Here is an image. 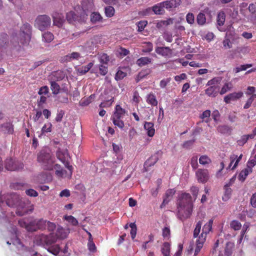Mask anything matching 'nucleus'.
Returning a JSON list of instances; mask_svg holds the SVG:
<instances>
[{
    "instance_id": "33",
    "label": "nucleus",
    "mask_w": 256,
    "mask_h": 256,
    "mask_svg": "<svg viewBox=\"0 0 256 256\" xmlns=\"http://www.w3.org/2000/svg\"><path fill=\"white\" fill-rule=\"evenodd\" d=\"M224 192L222 198L224 201H227L230 197L232 190V189L228 186V185H224Z\"/></svg>"
},
{
    "instance_id": "41",
    "label": "nucleus",
    "mask_w": 256,
    "mask_h": 256,
    "mask_svg": "<svg viewBox=\"0 0 256 256\" xmlns=\"http://www.w3.org/2000/svg\"><path fill=\"white\" fill-rule=\"evenodd\" d=\"M115 12L114 8L111 6H108L105 8V14L108 18L112 17Z\"/></svg>"
},
{
    "instance_id": "44",
    "label": "nucleus",
    "mask_w": 256,
    "mask_h": 256,
    "mask_svg": "<svg viewBox=\"0 0 256 256\" xmlns=\"http://www.w3.org/2000/svg\"><path fill=\"white\" fill-rule=\"evenodd\" d=\"M222 78L220 77H216L214 78L208 80L207 82L206 85L209 86H216V84L220 83L222 80Z\"/></svg>"
},
{
    "instance_id": "11",
    "label": "nucleus",
    "mask_w": 256,
    "mask_h": 256,
    "mask_svg": "<svg viewBox=\"0 0 256 256\" xmlns=\"http://www.w3.org/2000/svg\"><path fill=\"white\" fill-rule=\"evenodd\" d=\"M211 16L208 12H200L196 17V22L200 26H204L210 22Z\"/></svg>"
},
{
    "instance_id": "32",
    "label": "nucleus",
    "mask_w": 256,
    "mask_h": 256,
    "mask_svg": "<svg viewBox=\"0 0 256 256\" xmlns=\"http://www.w3.org/2000/svg\"><path fill=\"white\" fill-rule=\"evenodd\" d=\"M146 102L153 106L158 105V100L153 94H150L146 96Z\"/></svg>"
},
{
    "instance_id": "58",
    "label": "nucleus",
    "mask_w": 256,
    "mask_h": 256,
    "mask_svg": "<svg viewBox=\"0 0 256 256\" xmlns=\"http://www.w3.org/2000/svg\"><path fill=\"white\" fill-rule=\"evenodd\" d=\"M162 236L166 239H168L170 237V230L167 227H165L162 230Z\"/></svg>"
},
{
    "instance_id": "55",
    "label": "nucleus",
    "mask_w": 256,
    "mask_h": 256,
    "mask_svg": "<svg viewBox=\"0 0 256 256\" xmlns=\"http://www.w3.org/2000/svg\"><path fill=\"white\" fill-rule=\"evenodd\" d=\"M186 22L192 24L194 23V15L192 13H188L186 16Z\"/></svg>"
},
{
    "instance_id": "28",
    "label": "nucleus",
    "mask_w": 256,
    "mask_h": 256,
    "mask_svg": "<svg viewBox=\"0 0 256 256\" xmlns=\"http://www.w3.org/2000/svg\"><path fill=\"white\" fill-rule=\"evenodd\" d=\"M152 58L148 57H141L137 60L136 64L139 66H144L150 64Z\"/></svg>"
},
{
    "instance_id": "59",
    "label": "nucleus",
    "mask_w": 256,
    "mask_h": 256,
    "mask_svg": "<svg viewBox=\"0 0 256 256\" xmlns=\"http://www.w3.org/2000/svg\"><path fill=\"white\" fill-rule=\"evenodd\" d=\"M126 76V74L122 70H118L116 74V80H118L122 79Z\"/></svg>"
},
{
    "instance_id": "46",
    "label": "nucleus",
    "mask_w": 256,
    "mask_h": 256,
    "mask_svg": "<svg viewBox=\"0 0 256 256\" xmlns=\"http://www.w3.org/2000/svg\"><path fill=\"white\" fill-rule=\"evenodd\" d=\"M94 96L91 95L90 97L88 98L82 99L80 102V104L82 106H88L92 102V100L94 98Z\"/></svg>"
},
{
    "instance_id": "12",
    "label": "nucleus",
    "mask_w": 256,
    "mask_h": 256,
    "mask_svg": "<svg viewBox=\"0 0 256 256\" xmlns=\"http://www.w3.org/2000/svg\"><path fill=\"white\" fill-rule=\"evenodd\" d=\"M5 168L8 170H18L23 168V164L12 158H8L5 162Z\"/></svg>"
},
{
    "instance_id": "15",
    "label": "nucleus",
    "mask_w": 256,
    "mask_h": 256,
    "mask_svg": "<svg viewBox=\"0 0 256 256\" xmlns=\"http://www.w3.org/2000/svg\"><path fill=\"white\" fill-rule=\"evenodd\" d=\"M37 220H34L28 224L24 220H18V224L21 227L25 228L28 231H35L37 230Z\"/></svg>"
},
{
    "instance_id": "60",
    "label": "nucleus",
    "mask_w": 256,
    "mask_h": 256,
    "mask_svg": "<svg viewBox=\"0 0 256 256\" xmlns=\"http://www.w3.org/2000/svg\"><path fill=\"white\" fill-rule=\"evenodd\" d=\"M49 91L48 88L47 86H44L40 88L38 94L40 95L46 94H48Z\"/></svg>"
},
{
    "instance_id": "64",
    "label": "nucleus",
    "mask_w": 256,
    "mask_h": 256,
    "mask_svg": "<svg viewBox=\"0 0 256 256\" xmlns=\"http://www.w3.org/2000/svg\"><path fill=\"white\" fill-rule=\"evenodd\" d=\"M64 114V110H60L58 111V112L56 117V120L58 122H60L62 120V118H63Z\"/></svg>"
},
{
    "instance_id": "38",
    "label": "nucleus",
    "mask_w": 256,
    "mask_h": 256,
    "mask_svg": "<svg viewBox=\"0 0 256 256\" xmlns=\"http://www.w3.org/2000/svg\"><path fill=\"white\" fill-rule=\"evenodd\" d=\"M50 88L52 90V94H58L60 92V86L55 82H50Z\"/></svg>"
},
{
    "instance_id": "40",
    "label": "nucleus",
    "mask_w": 256,
    "mask_h": 256,
    "mask_svg": "<svg viewBox=\"0 0 256 256\" xmlns=\"http://www.w3.org/2000/svg\"><path fill=\"white\" fill-rule=\"evenodd\" d=\"M199 162L202 165L208 164L211 162V160L207 156L203 155L200 158Z\"/></svg>"
},
{
    "instance_id": "24",
    "label": "nucleus",
    "mask_w": 256,
    "mask_h": 256,
    "mask_svg": "<svg viewBox=\"0 0 256 256\" xmlns=\"http://www.w3.org/2000/svg\"><path fill=\"white\" fill-rule=\"evenodd\" d=\"M164 4L160 2L152 7L153 12L156 14H162L164 12Z\"/></svg>"
},
{
    "instance_id": "20",
    "label": "nucleus",
    "mask_w": 256,
    "mask_h": 256,
    "mask_svg": "<svg viewBox=\"0 0 256 256\" xmlns=\"http://www.w3.org/2000/svg\"><path fill=\"white\" fill-rule=\"evenodd\" d=\"M53 22L54 25L60 28L62 26L64 20L62 14L56 13L53 15Z\"/></svg>"
},
{
    "instance_id": "31",
    "label": "nucleus",
    "mask_w": 256,
    "mask_h": 256,
    "mask_svg": "<svg viewBox=\"0 0 256 256\" xmlns=\"http://www.w3.org/2000/svg\"><path fill=\"white\" fill-rule=\"evenodd\" d=\"M252 169L250 168H247L242 170L240 173L238 178L240 180L243 182L245 180L248 174L252 172Z\"/></svg>"
},
{
    "instance_id": "36",
    "label": "nucleus",
    "mask_w": 256,
    "mask_h": 256,
    "mask_svg": "<svg viewBox=\"0 0 256 256\" xmlns=\"http://www.w3.org/2000/svg\"><path fill=\"white\" fill-rule=\"evenodd\" d=\"M54 38L53 34L49 32H46L42 34V40L46 42H50Z\"/></svg>"
},
{
    "instance_id": "45",
    "label": "nucleus",
    "mask_w": 256,
    "mask_h": 256,
    "mask_svg": "<svg viewBox=\"0 0 256 256\" xmlns=\"http://www.w3.org/2000/svg\"><path fill=\"white\" fill-rule=\"evenodd\" d=\"M230 226L234 230H238L240 229L242 224L238 220H234L230 223Z\"/></svg>"
},
{
    "instance_id": "2",
    "label": "nucleus",
    "mask_w": 256,
    "mask_h": 256,
    "mask_svg": "<svg viewBox=\"0 0 256 256\" xmlns=\"http://www.w3.org/2000/svg\"><path fill=\"white\" fill-rule=\"evenodd\" d=\"M212 224L213 220L212 219L210 220L204 226L202 229V232L200 235H199L201 230L202 222V220H199L196 222L193 233L194 238H197L196 242V248L194 254V256L198 254L203 247L204 244L206 242L207 234L212 230Z\"/></svg>"
},
{
    "instance_id": "18",
    "label": "nucleus",
    "mask_w": 256,
    "mask_h": 256,
    "mask_svg": "<svg viewBox=\"0 0 256 256\" xmlns=\"http://www.w3.org/2000/svg\"><path fill=\"white\" fill-rule=\"evenodd\" d=\"M156 52L163 56H169L172 53V50L169 47H157Z\"/></svg>"
},
{
    "instance_id": "50",
    "label": "nucleus",
    "mask_w": 256,
    "mask_h": 256,
    "mask_svg": "<svg viewBox=\"0 0 256 256\" xmlns=\"http://www.w3.org/2000/svg\"><path fill=\"white\" fill-rule=\"evenodd\" d=\"M130 226L131 228L130 234L132 239H134L136 234V226L135 223H131L130 224Z\"/></svg>"
},
{
    "instance_id": "25",
    "label": "nucleus",
    "mask_w": 256,
    "mask_h": 256,
    "mask_svg": "<svg viewBox=\"0 0 256 256\" xmlns=\"http://www.w3.org/2000/svg\"><path fill=\"white\" fill-rule=\"evenodd\" d=\"M94 66V63L92 62H90L88 65L86 66H82L80 67H76V68L77 72L80 75L86 74Z\"/></svg>"
},
{
    "instance_id": "29",
    "label": "nucleus",
    "mask_w": 256,
    "mask_h": 256,
    "mask_svg": "<svg viewBox=\"0 0 256 256\" xmlns=\"http://www.w3.org/2000/svg\"><path fill=\"white\" fill-rule=\"evenodd\" d=\"M162 154V152L161 151H158L155 154L152 156L148 160H147L145 164V166H151L152 164H154V163L158 159V156H160Z\"/></svg>"
},
{
    "instance_id": "9",
    "label": "nucleus",
    "mask_w": 256,
    "mask_h": 256,
    "mask_svg": "<svg viewBox=\"0 0 256 256\" xmlns=\"http://www.w3.org/2000/svg\"><path fill=\"white\" fill-rule=\"evenodd\" d=\"M50 18L46 15L38 16L35 21L36 26L40 30H43L50 26Z\"/></svg>"
},
{
    "instance_id": "6",
    "label": "nucleus",
    "mask_w": 256,
    "mask_h": 256,
    "mask_svg": "<svg viewBox=\"0 0 256 256\" xmlns=\"http://www.w3.org/2000/svg\"><path fill=\"white\" fill-rule=\"evenodd\" d=\"M31 38V26L28 23L24 24L20 28V40L24 44H27Z\"/></svg>"
},
{
    "instance_id": "7",
    "label": "nucleus",
    "mask_w": 256,
    "mask_h": 256,
    "mask_svg": "<svg viewBox=\"0 0 256 256\" xmlns=\"http://www.w3.org/2000/svg\"><path fill=\"white\" fill-rule=\"evenodd\" d=\"M76 10L77 14H80V16H77L74 12H70L66 14V20L70 24H74L76 22H82L86 21L87 20V14H82L79 12L78 10L76 8Z\"/></svg>"
},
{
    "instance_id": "35",
    "label": "nucleus",
    "mask_w": 256,
    "mask_h": 256,
    "mask_svg": "<svg viewBox=\"0 0 256 256\" xmlns=\"http://www.w3.org/2000/svg\"><path fill=\"white\" fill-rule=\"evenodd\" d=\"M102 20V16L98 12H94L90 14V21L92 23H96L100 22Z\"/></svg>"
},
{
    "instance_id": "63",
    "label": "nucleus",
    "mask_w": 256,
    "mask_h": 256,
    "mask_svg": "<svg viewBox=\"0 0 256 256\" xmlns=\"http://www.w3.org/2000/svg\"><path fill=\"white\" fill-rule=\"evenodd\" d=\"M232 254V247L227 244L224 250L225 256H230Z\"/></svg>"
},
{
    "instance_id": "1",
    "label": "nucleus",
    "mask_w": 256,
    "mask_h": 256,
    "mask_svg": "<svg viewBox=\"0 0 256 256\" xmlns=\"http://www.w3.org/2000/svg\"><path fill=\"white\" fill-rule=\"evenodd\" d=\"M6 198V204L3 202H0V209L2 213L5 212L6 208L8 206L16 208V212L19 216H22L27 214L28 208L26 207V204L28 203V201L26 202L16 194H8Z\"/></svg>"
},
{
    "instance_id": "43",
    "label": "nucleus",
    "mask_w": 256,
    "mask_h": 256,
    "mask_svg": "<svg viewBox=\"0 0 256 256\" xmlns=\"http://www.w3.org/2000/svg\"><path fill=\"white\" fill-rule=\"evenodd\" d=\"M64 218L72 226H76L78 224V220L72 216H65Z\"/></svg>"
},
{
    "instance_id": "3",
    "label": "nucleus",
    "mask_w": 256,
    "mask_h": 256,
    "mask_svg": "<svg viewBox=\"0 0 256 256\" xmlns=\"http://www.w3.org/2000/svg\"><path fill=\"white\" fill-rule=\"evenodd\" d=\"M192 210V197L188 193H182L180 196L178 206V217L181 220L190 216Z\"/></svg>"
},
{
    "instance_id": "21",
    "label": "nucleus",
    "mask_w": 256,
    "mask_h": 256,
    "mask_svg": "<svg viewBox=\"0 0 256 256\" xmlns=\"http://www.w3.org/2000/svg\"><path fill=\"white\" fill-rule=\"evenodd\" d=\"M220 88L216 86H210L205 90L206 94L210 97H216L218 92Z\"/></svg>"
},
{
    "instance_id": "23",
    "label": "nucleus",
    "mask_w": 256,
    "mask_h": 256,
    "mask_svg": "<svg viewBox=\"0 0 256 256\" xmlns=\"http://www.w3.org/2000/svg\"><path fill=\"white\" fill-rule=\"evenodd\" d=\"M180 2V0H168L164 2L163 3L164 4V6L166 8L170 9L178 6Z\"/></svg>"
},
{
    "instance_id": "10",
    "label": "nucleus",
    "mask_w": 256,
    "mask_h": 256,
    "mask_svg": "<svg viewBox=\"0 0 256 256\" xmlns=\"http://www.w3.org/2000/svg\"><path fill=\"white\" fill-rule=\"evenodd\" d=\"M94 4L92 0H82V10L80 9V6L77 8L82 14H88L93 10Z\"/></svg>"
},
{
    "instance_id": "8",
    "label": "nucleus",
    "mask_w": 256,
    "mask_h": 256,
    "mask_svg": "<svg viewBox=\"0 0 256 256\" xmlns=\"http://www.w3.org/2000/svg\"><path fill=\"white\" fill-rule=\"evenodd\" d=\"M56 156L70 170L68 177H70L72 174V166L68 164V160L69 156L67 150L65 149H58L56 152Z\"/></svg>"
},
{
    "instance_id": "34",
    "label": "nucleus",
    "mask_w": 256,
    "mask_h": 256,
    "mask_svg": "<svg viewBox=\"0 0 256 256\" xmlns=\"http://www.w3.org/2000/svg\"><path fill=\"white\" fill-rule=\"evenodd\" d=\"M226 20V15L224 12H220L217 16V23L219 26H222L224 24Z\"/></svg>"
},
{
    "instance_id": "53",
    "label": "nucleus",
    "mask_w": 256,
    "mask_h": 256,
    "mask_svg": "<svg viewBox=\"0 0 256 256\" xmlns=\"http://www.w3.org/2000/svg\"><path fill=\"white\" fill-rule=\"evenodd\" d=\"M210 116V111L209 110H206L203 112L202 114L200 116V118L202 119H203L205 121V122H208V118Z\"/></svg>"
},
{
    "instance_id": "39",
    "label": "nucleus",
    "mask_w": 256,
    "mask_h": 256,
    "mask_svg": "<svg viewBox=\"0 0 256 256\" xmlns=\"http://www.w3.org/2000/svg\"><path fill=\"white\" fill-rule=\"evenodd\" d=\"M232 88V84L231 82H226V83L224 86L222 87L220 91V94H226L227 92L231 90Z\"/></svg>"
},
{
    "instance_id": "16",
    "label": "nucleus",
    "mask_w": 256,
    "mask_h": 256,
    "mask_svg": "<svg viewBox=\"0 0 256 256\" xmlns=\"http://www.w3.org/2000/svg\"><path fill=\"white\" fill-rule=\"evenodd\" d=\"M243 96V92H232L231 93L226 96L224 98V101L227 103H230L231 101H234L236 100L241 97H242Z\"/></svg>"
},
{
    "instance_id": "5",
    "label": "nucleus",
    "mask_w": 256,
    "mask_h": 256,
    "mask_svg": "<svg viewBox=\"0 0 256 256\" xmlns=\"http://www.w3.org/2000/svg\"><path fill=\"white\" fill-rule=\"evenodd\" d=\"M48 148L42 149L38 154V161L40 164L42 166L45 170H51L53 169V164L54 162V158L50 152Z\"/></svg>"
},
{
    "instance_id": "47",
    "label": "nucleus",
    "mask_w": 256,
    "mask_h": 256,
    "mask_svg": "<svg viewBox=\"0 0 256 256\" xmlns=\"http://www.w3.org/2000/svg\"><path fill=\"white\" fill-rule=\"evenodd\" d=\"M112 120L114 124L118 126L120 128H122L124 126V123L120 118H112Z\"/></svg>"
},
{
    "instance_id": "30",
    "label": "nucleus",
    "mask_w": 256,
    "mask_h": 256,
    "mask_svg": "<svg viewBox=\"0 0 256 256\" xmlns=\"http://www.w3.org/2000/svg\"><path fill=\"white\" fill-rule=\"evenodd\" d=\"M53 168L56 170V174L58 178L66 177V171L60 168V166L58 164H55L53 166Z\"/></svg>"
},
{
    "instance_id": "62",
    "label": "nucleus",
    "mask_w": 256,
    "mask_h": 256,
    "mask_svg": "<svg viewBox=\"0 0 256 256\" xmlns=\"http://www.w3.org/2000/svg\"><path fill=\"white\" fill-rule=\"evenodd\" d=\"M147 22L146 21H141L138 22V30L141 32L143 30L146 26Z\"/></svg>"
},
{
    "instance_id": "13",
    "label": "nucleus",
    "mask_w": 256,
    "mask_h": 256,
    "mask_svg": "<svg viewBox=\"0 0 256 256\" xmlns=\"http://www.w3.org/2000/svg\"><path fill=\"white\" fill-rule=\"evenodd\" d=\"M196 175L199 182L205 183L209 178L208 172L206 169H198L196 171Z\"/></svg>"
},
{
    "instance_id": "51",
    "label": "nucleus",
    "mask_w": 256,
    "mask_h": 256,
    "mask_svg": "<svg viewBox=\"0 0 256 256\" xmlns=\"http://www.w3.org/2000/svg\"><path fill=\"white\" fill-rule=\"evenodd\" d=\"M140 97L139 96V94L137 91H134L133 93L132 100V102L135 104V105L138 106V104L140 102Z\"/></svg>"
},
{
    "instance_id": "54",
    "label": "nucleus",
    "mask_w": 256,
    "mask_h": 256,
    "mask_svg": "<svg viewBox=\"0 0 256 256\" xmlns=\"http://www.w3.org/2000/svg\"><path fill=\"white\" fill-rule=\"evenodd\" d=\"M198 158L197 156H194L191 158L190 164L194 169H196L198 168Z\"/></svg>"
},
{
    "instance_id": "37",
    "label": "nucleus",
    "mask_w": 256,
    "mask_h": 256,
    "mask_svg": "<svg viewBox=\"0 0 256 256\" xmlns=\"http://www.w3.org/2000/svg\"><path fill=\"white\" fill-rule=\"evenodd\" d=\"M170 244L168 242H164L162 248V252L164 256H170Z\"/></svg>"
},
{
    "instance_id": "22",
    "label": "nucleus",
    "mask_w": 256,
    "mask_h": 256,
    "mask_svg": "<svg viewBox=\"0 0 256 256\" xmlns=\"http://www.w3.org/2000/svg\"><path fill=\"white\" fill-rule=\"evenodd\" d=\"M13 131L12 126L10 122L4 123L0 126V132L4 134H11Z\"/></svg>"
},
{
    "instance_id": "4",
    "label": "nucleus",
    "mask_w": 256,
    "mask_h": 256,
    "mask_svg": "<svg viewBox=\"0 0 256 256\" xmlns=\"http://www.w3.org/2000/svg\"><path fill=\"white\" fill-rule=\"evenodd\" d=\"M69 234L68 230H65L60 226L58 227L56 236L52 234L48 236L43 234L36 236L34 242L37 244H46L47 246H50L56 242L58 238L64 239L67 237Z\"/></svg>"
},
{
    "instance_id": "56",
    "label": "nucleus",
    "mask_w": 256,
    "mask_h": 256,
    "mask_svg": "<svg viewBox=\"0 0 256 256\" xmlns=\"http://www.w3.org/2000/svg\"><path fill=\"white\" fill-rule=\"evenodd\" d=\"M88 246L89 250L91 252H95L96 251V246L92 240H88Z\"/></svg>"
},
{
    "instance_id": "52",
    "label": "nucleus",
    "mask_w": 256,
    "mask_h": 256,
    "mask_svg": "<svg viewBox=\"0 0 256 256\" xmlns=\"http://www.w3.org/2000/svg\"><path fill=\"white\" fill-rule=\"evenodd\" d=\"M246 94V95H251V96L255 95V98H256V88L254 86H248Z\"/></svg>"
},
{
    "instance_id": "42",
    "label": "nucleus",
    "mask_w": 256,
    "mask_h": 256,
    "mask_svg": "<svg viewBox=\"0 0 256 256\" xmlns=\"http://www.w3.org/2000/svg\"><path fill=\"white\" fill-rule=\"evenodd\" d=\"M47 250L53 254L56 255L58 254L60 248L58 245H52L50 246Z\"/></svg>"
},
{
    "instance_id": "17",
    "label": "nucleus",
    "mask_w": 256,
    "mask_h": 256,
    "mask_svg": "<svg viewBox=\"0 0 256 256\" xmlns=\"http://www.w3.org/2000/svg\"><path fill=\"white\" fill-rule=\"evenodd\" d=\"M176 190L174 189H169L166 191L163 202L160 206V208H163L168 203L172 198Z\"/></svg>"
},
{
    "instance_id": "49",
    "label": "nucleus",
    "mask_w": 256,
    "mask_h": 256,
    "mask_svg": "<svg viewBox=\"0 0 256 256\" xmlns=\"http://www.w3.org/2000/svg\"><path fill=\"white\" fill-rule=\"evenodd\" d=\"M52 124L50 122L45 124L42 128V133L50 132L52 131Z\"/></svg>"
},
{
    "instance_id": "48",
    "label": "nucleus",
    "mask_w": 256,
    "mask_h": 256,
    "mask_svg": "<svg viewBox=\"0 0 256 256\" xmlns=\"http://www.w3.org/2000/svg\"><path fill=\"white\" fill-rule=\"evenodd\" d=\"M99 60L102 64H106L109 61V58L106 54H102L99 56Z\"/></svg>"
},
{
    "instance_id": "61",
    "label": "nucleus",
    "mask_w": 256,
    "mask_h": 256,
    "mask_svg": "<svg viewBox=\"0 0 256 256\" xmlns=\"http://www.w3.org/2000/svg\"><path fill=\"white\" fill-rule=\"evenodd\" d=\"M170 78H167L162 80L160 83V86L161 88H164L167 84L170 82Z\"/></svg>"
},
{
    "instance_id": "57",
    "label": "nucleus",
    "mask_w": 256,
    "mask_h": 256,
    "mask_svg": "<svg viewBox=\"0 0 256 256\" xmlns=\"http://www.w3.org/2000/svg\"><path fill=\"white\" fill-rule=\"evenodd\" d=\"M255 98V95L253 96H250V97L247 100L246 104H244V109H247L248 108H249L252 104V103L254 99Z\"/></svg>"
},
{
    "instance_id": "26",
    "label": "nucleus",
    "mask_w": 256,
    "mask_h": 256,
    "mask_svg": "<svg viewBox=\"0 0 256 256\" xmlns=\"http://www.w3.org/2000/svg\"><path fill=\"white\" fill-rule=\"evenodd\" d=\"M125 110L123 109L120 105H116L115 108V112L112 116L116 118H121L125 114Z\"/></svg>"
},
{
    "instance_id": "27",
    "label": "nucleus",
    "mask_w": 256,
    "mask_h": 256,
    "mask_svg": "<svg viewBox=\"0 0 256 256\" xmlns=\"http://www.w3.org/2000/svg\"><path fill=\"white\" fill-rule=\"evenodd\" d=\"M154 124L151 122H146L144 124V128L146 130L148 135L149 136H152L155 132L154 128Z\"/></svg>"
},
{
    "instance_id": "19",
    "label": "nucleus",
    "mask_w": 256,
    "mask_h": 256,
    "mask_svg": "<svg viewBox=\"0 0 256 256\" xmlns=\"http://www.w3.org/2000/svg\"><path fill=\"white\" fill-rule=\"evenodd\" d=\"M80 54L78 52H72L69 54L62 58V60L64 62H71L73 60H78L80 58Z\"/></svg>"
},
{
    "instance_id": "14",
    "label": "nucleus",
    "mask_w": 256,
    "mask_h": 256,
    "mask_svg": "<svg viewBox=\"0 0 256 256\" xmlns=\"http://www.w3.org/2000/svg\"><path fill=\"white\" fill-rule=\"evenodd\" d=\"M36 225L37 229L46 228L49 231H53L56 228L55 224L43 220H38Z\"/></svg>"
}]
</instances>
